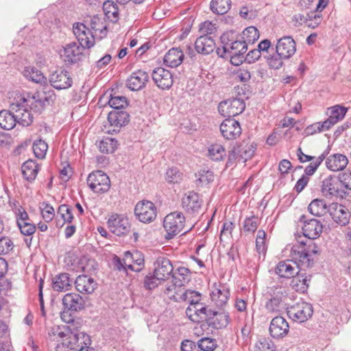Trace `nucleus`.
<instances>
[{
	"label": "nucleus",
	"mask_w": 351,
	"mask_h": 351,
	"mask_svg": "<svg viewBox=\"0 0 351 351\" xmlns=\"http://www.w3.org/2000/svg\"><path fill=\"white\" fill-rule=\"evenodd\" d=\"M303 234L308 239L299 241L293 245L291 256L295 262L300 263L305 267H312L314 264L313 256L319 253V247L313 241L318 238L323 230V226L316 219L306 221L302 226Z\"/></svg>",
	"instance_id": "f257e3e1"
},
{
	"label": "nucleus",
	"mask_w": 351,
	"mask_h": 351,
	"mask_svg": "<svg viewBox=\"0 0 351 351\" xmlns=\"http://www.w3.org/2000/svg\"><path fill=\"white\" fill-rule=\"evenodd\" d=\"M247 50V45L243 40L236 39L230 43V45L223 47L222 49L218 48L217 53L220 57H223L225 54L228 53L230 57V62L234 65H240L245 60V53Z\"/></svg>",
	"instance_id": "f03ea898"
},
{
	"label": "nucleus",
	"mask_w": 351,
	"mask_h": 351,
	"mask_svg": "<svg viewBox=\"0 0 351 351\" xmlns=\"http://www.w3.org/2000/svg\"><path fill=\"white\" fill-rule=\"evenodd\" d=\"M29 101L24 96L20 95L15 97L10 106L11 111L16 119V123L23 126L30 125L33 121L32 115L27 110Z\"/></svg>",
	"instance_id": "7ed1b4c3"
},
{
	"label": "nucleus",
	"mask_w": 351,
	"mask_h": 351,
	"mask_svg": "<svg viewBox=\"0 0 351 351\" xmlns=\"http://www.w3.org/2000/svg\"><path fill=\"white\" fill-rule=\"evenodd\" d=\"M185 226V217L181 212L174 211L168 214L163 220V228L166 232L165 238L171 239L180 234Z\"/></svg>",
	"instance_id": "20e7f679"
},
{
	"label": "nucleus",
	"mask_w": 351,
	"mask_h": 351,
	"mask_svg": "<svg viewBox=\"0 0 351 351\" xmlns=\"http://www.w3.org/2000/svg\"><path fill=\"white\" fill-rule=\"evenodd\" d=\"M287 313L293 321L302 323L312 317L313 309L311 304L300 301L287 307Z\"/></svg>",
	"instance_id": "39448f33"
},
{
	"label": "nucleus",
	"mask_w": 351,
	"mask_h": 351,
	"mask_svg": "<svg viewBox=\"0 0 351 351\" xmlns=\"http://www.w3.org/2000/svg\"><path fill=\"white\" fill-rule=\"evenodd\" d=\"M87 184L94 193L98 194L108 191L110 186L108 176L101 171L90 173L87 178Z\"/></svg>",
	"instance_id": "423d86ee"
},
{
	"label": "nucleus",
	"mask_w": 351,
	"mask_h": 351,
	"mask_svg": "<svg viewBox=\"0 0 351 351\" xmlns=\"http://www.w3.org/2000/svg\"><path fill=\"white\" fill-rule=\"evenodd\" d=\"M288 295V289L285 287H276L273 290L271 298L266 302L265 308L268 313H278L284 308Z\"/></svg>",
	"instance_id": "0eeeda50"
},
{
	"label": "nucleus",
	"mask_w": 351,
	"mask_h": 351,
	"mask_svg": "<svg viewBox=\"0 0 351 351\" xmlns=\"http://www.w3.org/2000/svg\"><path fill=\"white\" fill-rule=\"evenodd\" d=\"M245 104L242 99L231 98L219 103V112L223 117H231L241 114Z\"/></svg>",
	"instance_id": "6e6552de"
},
{
	"label": "nucleus",
	"mask_w": 351,
	"mask_h": 351,
	"mask_svg": "<svg viewBox=\"0 0 351 351\" xmlns=\"http://www.w3.org/2000/svg\"><path fill=\"white\" fill-rule=\"evenodd\" d=\"M110 230L117 236L127 234L131 229V225L128 218L123 215L117 213L110 215L107 221Z\"/></svg>",
	"instance_id": "1a4fd4ad"
},
{
	"label": "nucleus",
	"mask_w": 351,
	"mask_h": 351,
	"mask_svg": "<svg viewBox=\"0 0 351 351\" xmlns=\"http://www.w3.org/2000/svg\"><path fill=\"white\" fill-rule=\"evenodd\" d=\"M134 213L140 221L149 223L156 217V207L153 202L143 199L136 205Z\"/></svg>",
	"instance_id": "9d476101"
},
{
	"label": "nucleus",
	"mask_w": 351,
	"mask_h": 351,
	"mask_svg": "<svg viewBox=\"0 0 351 351\" xmlns=\"http://www.w3.org/2000/svg\"><path fill=\"white\" fill-rule=\"evenodd\" d=\"M256 149V145L254 142L244 141L237 147L233 148L229 156V159H237L245 162L253 156Z\"/></svg>",
	"instance_id": "9b49d317"
},
{
	"label": "nucleus",
	"mask_w": 351,
	"mask_h": 351,
	"mask_svg": "<svg viewBox=\"0 0 351 351\" xmlns=\"http://www.w3.org/2000/svg\"><path fill=\"white\" fill-rule=\"evenodd\" d=\"M84 49V47L73 42L63 47L60 56L66 64H74L82 58Z\"/></svg>",
	"instance_id": "f8f14e48"
},
{
	"label": "nucleus",
	"mask_w": 351,
	"mask_h": 351,
	"mask_svg": "<svg viewBox=\"0 0 351 351\" xmlns=\"http://www.w3.org/2000/svg\"><path fill=\"white\" fill-rule=\"evenodd\" d=\"M296 51V43L290 36H285L277 40L276 52L281 57L289 59Z\"/></svg>",
	"instance_id": "ddd939ff"
},
{
	"label": "nucleus",
	"mask_w": 351,
	"mask_h": 351,
	"mask_svg": "<svg viewBox=\"0 0 351 351\" xmlns=\"http://www.w3.org/2000/svg\"><path fill=\"white\" fill-rule=\"evenodd\" d=\"M152 79L156 86L162 90L169 89L173 83L172 73L162 67H158L153 71Z\"/></svg>",
	"instance_id": "4468645a"
},
{
	"label": "nucleus",
	"mask_w": 351,
	"mask_h": 351,
	"mask_svg": "<svg viewBox=\"0 0 351 351\" xmlns=\"http://www.w3.org/2000/svg\"><path fill=\"white\" fill-rule=\"evenodd\" d=\"M49 82L56 89L61 90L71 87L73 80L68 71L57 70L50 75Z\"/></svg>",
	"instance_id": "2eb2a0df"
},
{
	"label": "nucleus",
	"mask_w": 351,
	"mask_h": 351,
	"mask_svg": "<svg viewBox=\"0 0 351 351\" xmlns=\"http://www.w3.org/2000/svg\"><path fill=\"white\" fill-rule=\"evenodd\" d=\"M329 214L337 224L343 226L349 223L350 213L345 206L337 203L330 204Z\"/></svg>",
	"instance_id": "dca6fc26"
},
{
	"label": "nucleus",
	"mask_w": 351,
	"mask_h": 351,
	"mask_svg": "<svg viewBox=\"0 0 351 351\" xmlns=\"http://www.w3.org/2000/svg\"><path fill=\"white\" fill-rule=\"evenodd\" d=\"M220 131L224 138L228 140L235 139L241 134L239 123L234 119H226L220 125Z\"/></svg>",
	"instance_id": "f3484780"
},
{
	"label": "nucleus",
	"mask_w": 351,
	"mask_h": 351,
	"mask_svg": "<svg viewBox=\"0 0 351 351\" xmlns=\"http://www.w3.org/2000/svg\"><path fill=\"white\" fill-rule=\"evenodd\" d=\"M269 330L272 337L280 339L288 334L289 326L284 317L276 316L271 321Z\"/></svg>",
	"instance_id": "a211bd4d"
},
{
	"label": "nucleus",
	"mask_w": 351,
	"mask_h": 351,
	"mask_svg": "<svg viewBox=\"0 0 351 351\" xmlns=\"http://www.w3.org/2000/svg\"><path fill=\"white\" fill-rule=\"evenodd\" d=\"M154 272L156 274V278L161 279L162 281L168 279L173 273V265L167 258L158 257L154 263Z\"/></svg>",
	"instance_id": "6ab92c4d"
},
{
	"label": "nucleus",
	"mask_w": 351,
	"mask_h": 351,
	"mask_svg": "<svg viewBox=\"0 0 351 351\" xmlns=\"http://www.w3.org/2000/svg\"><path fill=\"white\" fill-rule=\"evenodd\" d=\"M64 309L71 312H77L84 309L85 301L83 298L77 293H66L62 299Z\"/></svg>",
	"instance_id": "aec40b11"
},
{
	"label": "nucleus",
	"mask_w": 351,
	"mask_h": 351,
	"mask_svg": "<svg viewBox=\"0 0 351 351\" xmlns=\"http://www.w3.org/2000/svg\"><path fill=\"white\" fill-rule=\"evenodd\" d=\"M149 80V75L147 72L138 70L132 73L127 80V86L131 90H139L145 87Z\"/></svg>",
	"instance_id": "412c9836"
},
{
	"label": "nucleus",
	"mask_w": 351,
	"mask_h": 351,
	"mask_svg": "<svg viewBox=\"0 0 351 351\" xmlns=\"http://www.w3.org/2000/svg\"><path fill=\"white\" fill-rule=\"evenodd\" d=\"M128 114L125 111H112L108 113V121L112 130H108V133L117 132L119 128L128 122Z\"/></svg>",
	"instance_id": "4be33fe9"
},
{
	"label": "nucleus",
	"mask_w": 351,
	"mask_h": 351,
	"mask_svg": "<svg viewBox=\"0 0 351 351\" xmlns=\"http://www.w3.org/2000/svg\"><path fill=\"white\" fill-rule=\"evenodd\" d=\"M75 289L81 293L90 294L97 288V283L86 275H80L75 280Z\"/></svg>",
	"instance_id": "5701e85b"
},
{
	"label": "nucleus",
	"mask_w": 351,
	"mask_h": 351,
	"mask_svg": "<svg viewBox=\"0 0 351 351\" xmlns=\"http://www.w3.org/2000/svg\"><path fill=\"white\" fill-rule=\"evenodd\" d=\"M293 262L291 260H287L284 261H280L278 263L276 267V273L281 278H293L295 274H296L298 271H296L295 268L293 266V264H297L298 267L302 266L300 263L295 262V261L292 258Z\"/></svg>",
	"instance_id": "b1692460"
},
{
	"label": "nucleus",
	"mask_w": 351,
	"mask_h": 351,
	"mask_svg": "<svg viewBox=\"0 0 351 351\" xmlns=\"http://www.w3.org/2000/svg\"><path fill=\"white\" fill-rule=\"evenodd\" d=\"M339 183L336 179L328 177L322 182V193L324 196L330 195L335 197H343L339 190Z\"/></svg>",
	"instance_id": "393cba45"
},
{
	"label": "nucleus",
	"mask_w": 351,
	"mask_h": 351,
	"mask_svg": "<svg viewBox=\"0 0 351 351\" xmlns=\"http://www.w3.org/2000/svg\"><path fill=\"white\" fill-rule=\"evenodd\" d=\"M348 163V158L341 154L330 155L326 160L327 168L332 171L343 170L347 166Z\"/></svg>",
	"instance_id": "a878e982"
},
{
	"label": "nucleus",
	"mask_w": 351,
	"mask_h": 351,
	"mask_svg": "<svg viewBox=\"0 0 351 351\" xmlns=\"http://www.w3.org/2000/svg\"><path fill=\"white\" fill-rule=\"evenodd\" d=\"M195 48L199 53L207 55L215 49L214 40L208 36H200L195 43Z\"/></svg>",
	"instance_id": "bb28decb"
},
{
	"label": "nucleus",
	"mask_w": 351,
	"mask_h": 351,
	"mask_svg": "<svg viewBox=\"0 0 351 351\" xmlns=\"http://www.w3.org/2000/svg\"><path fill=\"white\" fill-rule=\"evenodd\" d=\"M212 301L219 307L223 306L229 299L230 292L225 287H215L210 294Z\"/></svg>",
	"instance_id": "cd10ccee"
},
{
	"label": "nucleus",
	"mask_w": 351,
	"mask_h": 351,
	"mask_svg": "<svg viewBox=\"0 0 351 351\" xmlns=\"http://www.w3.org/2000/svg\"><path fill=\"white\" fill-rule=\"evenodd\" d=\"M184 53L178 48H172L168 51L164 57V62L170 67H177L183 61Z\"/></svg>",
	"instance_id": "c85d7f7f"
},
{
	"label": "nucleus",
	"mask_w": 351,
	"mask_h": 351,
	"mask_svg": "<svg viewBox=\"0 0 351 351\" xmlns=\"http://www.w3.org/2000/svg\"><path fill=\"white\" fill-rule=\"evenodd\" d=\"M172 295L169 298L176 302H188L190 305L195 304L200 300V294L195 291L185 290L181 294Z\"/></svg>",
	"instance_id": "c756f323"
},
{
	"label": "nucleus",
	"mask_w": 351,
	"mask_h": 351,
	"mask_svg": "<svg viewBox=\"0 0 351 351\" xmlns=\"http://www.w3.org/2000/svg\"><path fill=\"white\" fill-rule=\"evenodd\" d=\"M330 204L325 202L324 199H313L308 205L311 213L315 216H323L329 213Z\"/></svg>",
	"instance_id": "7c9ffc66"
},
{
	"label": "nucleus",
	"mask_w": 351,
	"mask_h": 351,
	"mask_svg": "<svg viewBox=\"0 0 351 351\" xmlns=\"http://www.w3.org/2000/svg\"><path fill=\"white\" fill-rule=\"evenodd\" d=\"M183 209L191 215H198L202 211L203 202L201 199H182Z\"/></svg>",
	"instance_id": "2f4dec72"
},
{
	"label": "nucleus",
	"mask_w": 351,
	"mask_h": 351,
	"mask_svg": "<svg viewBox=\"0 0 351 351\" xmlns=\"http://www.w3.org/2000/svg\"><path fill=\"white\" fill-rule=\"evenodd\" d=\"M90 25L95 36H99L100 38L106 36L107 26L104 18L98 15L93 16L90 19Z\"/></svg>",
	"instance_id": "473e14b6"
},
{
	"label": "nucleus",
	"mask_w": 351,
	"mask_h": 351,
	"mask_svg": "<svg viewBox=\"0 0 351 351\" xmlns=\"http://www.w3.org/2000/svg\"><path fill=\"white\" fill-rule=\"evenodd\" d=\"M310 280V278H308V276L303 274H300L298 271L296 276L293 277L291 281V286L296 291L304 293L308 287Z\"/></svg>",
	"instance_id": "72a5a7b5"
},
{
	"label": "nucleus",
	"mask_w": 351,
	"mask_h": 351,
	"mask_svg": "<svg viewBox=\"0 0 351 351\" xmlns=\"http://www.w3.org/2000/svg\"><path fill=\"white\" fill-rule=\"evenodd\" d=\"M73 280L66 273L60 274L53 280V289L57 291H64L71 287Z\"/></svg>",
	"instance_id": "f704fd0d"
},
{
	"label": "nucleus",
	"mask_w": 351,
	"mask_h": 351,
	"mask_svg": "<svg viewBox=\"0 0 351 351\" xmlns=\"http://www.w3.org/2000/svg\"><path fill=\"white\" fill-rule=\"evenodd\" d=\"M14 113L10 110H1L0 112V127L2 129L10 130L14 128L16 124Z\"/></svg>",
	"instance_id": "c9c22d12"
},
{
	"label": "nucleus",
	"mask_w": 351,
	"mask_h": 351,
	"mask_svg": "<svg viewBox=\"0 0 351 351\" xmlns=\"http://www.w3.org/2000/svg\"><path fill=\"white\" fill-rule=\"evenodd\" d=\"M21 170L24 178L29 181H32L37 176L38 166L34 160H28L23 164Z\"/></svg>",
	"instance_id": "e433bc0d"
},
{
	"label": "nucleus",
	"mask_w": 351,
	"mask_h": 351,
	"mask_svg": "<svg viewBox=\"0 0 351 351\" xmlns=\"http://www.w3.org/2000/svg\"><path fill=\"white\" fill-rule=\"evenodd\" d=\"M23 75L29 80L38 84L46 83L47 78L35 67L27 66L23 71Z\"/></svg>",
	"instance_id": "4c0bfd02"
},
{
	"label": "nucleus",
	"mask_w": 351,
	"mask_h": 351,
	"mask_svg": "<svg viewBox=\"0 0 351 351\" xmlns=\"http://www.w3.org/2000/svg\"><path fill=\"white\" fill-rule=\"evenodd\" d=\"M172 276L180 291H182V287L190 280L191 271L186 267H179Z\"/></svg>",
	"instance_id": "58836bf2"
},
{
	"label": "nucleus",
	"mask_w": 351,
	"mask_h": 351,
	"mask_svg": "<svg viewBox=\"0 0 351 351\" xmlns=\"http://www.w3.org/2000/svg\"><path fill=\"white\" fill-rule=\"evenodd\" d=\"M259 223L258 217L255 215L246 217L242 223L241 230L245 234L254 233L257 230Z\"/></svg>",
	"instance_id": "ea45409f"
},
{
	"label": "nucleus",
	"mask_w": 351,
	"mask_h": 351,
	"mask_svg": "<svg viewBox=\"0 0 351 351\" xmlns=\"http://www.w3.org/2000/svg\"><path fill=\"white\" fill-rule=\"evenodd\" d=\"M230 0H212L210 9L213 12L217 14H224L230 9Z\"/></svg>",
	"instance_id": "a19ab883"
},
{
	"label": "nucleus",
	"mask_w": 351,
	"mask_h": 351,
	"mask_svg": "<svg viewBox=\"0 0 351 351\" xmlns=\"http://www.w3.org/2000/svg\"><path fill=\"white\" fill-rule=\"evenodd\" d=\"M195 176V183L197 186H206L213 182L215 178L213 173L208 169H202Z\"/></svg>",
	"instance_id": "79ce46f5"
},
{
	"label": "nucleus",
	"mask_w": 351,
	"mask_h": 351,
	"mask_svg": "<svg viewBox=\"0 0 351 351\" xmlns=\"http://www.w3.org/2000/svg\"><path fill=\"white\" fill-rule=\"evenodd\" d=\"M66 332H68L67 327H60L59 326H56L51 327L49 330L48 335L51 341L60 342L65 338Z\"/></svg>",
	"instance_id": "37998d69"
},
{
	"label": "nucleus",
	"mask_w": 351,
	"mask_h": 351,
	"mask_svg": "<svg viewBox=\"0 0 351 351\" xmlns=\"http://www.w3.org/2000/svg\"><path fill=\"white\" fill-rule=\"evenodd\" d=\"M213 319L210 324H212L215 328H225L230 323L229 314L224 311L219 313L216 311L215 318Z\"/></svg>",
	"instance_id": "c03bdc74"
},
{
	"label": "nucleus",
	"mask_w": 351,
	"mask_h": 351,
	"mask_svg": "<svg viewBox=\"0 0 351 351\" xmlns=\"http://www.w3.org/2000/svg\"><path fill=\"white\" fill-rule=\"evenodd\" d=\"M259 38V33L258 29L253 26L245 28L242 33L241 39L248 44L254 43Z\"/></svg>",
	"instance_id": "a18cd8bd"
},
{
	"label": "nucleus",
	"mask_w": 351,
	"mask_h": 351,
	"mask_svg": "<svg viewBox=\"0 0 351 351\" xmlns=\"http://www.w3.org/2000/svg\"><path fill=\"white\" fill-rule=\"evenodd\" d=\"M117 147V141L111 138H106L100 141L99 149L100 152L106 154L113 153Z\"/></svg>",
	"instance_id": "49530a36"
},
{
	"label": "nucleus",
	"mask_w": 351,
	"mask_h": 351,
	"mask_svg": "<svg viewBox=\"0 0 351 351\" xmlns=\"http://www.w3.org/2000/svg\"><path fill=\"white\" fill-rule=\"evenodd\" d=\"M183 174L176 167L169 168L165 173V180L169 183H179L182 180Z\"/></svg>",
	"instance_id": "de8ad7c7"
},
{
	"label": "nucleus",
	"mask_w": 351,
	"mask_h": 351,
	"mask_svg": "<svg viewBox=\"0 0 351 351\" xmlns=\"http://www.w3.org/2000/svg\"><path fill=\"white\" fill-rule=\"evenodd\" d=\"M103 10L106 16L110 20H117L118 18V8L112 1H107L104 3Z\"/></svg>",
	"instance_id": "09e8293b"
},
{
	"label": "nucleus",
	"mask_w": 351,
	"mask_h": 351,
	"mask_svg": "<svg viewBox=\"0 0 351 351\" xmlns=\"http://www.w3.org/2000/svg\"><path fill=\"white\" fill-rule=\"evenodd\" d=\"M13 204L12 210L16 217L17 225L29 221V215L25 208L21 205H17L16 202H14Z\"/></svg>",
	"instance_id": "8fccbe9b"
},
{
	"label": "nucleus",
	"mask_w": 351,
	"mask_h": 351,
	"mask_svg": "<svg viewBox=\"0 0 351 351\" xmlns=\"http://www.w3.org/2000/svg\"><path fill=\"white\" fill-rule=\"evenodd\" d=\"M80 46L84 48L89 49L95 44V36L90 33V30L84 32L80 37L77 38Z\"/></svg>",
	"instance_id": "3c124183"
},
{
	"label": "nucleus",
	"mask_w": 351,
	"mask_h": 351,
	"mask_svg": "<svg viewBox=\"0 0 351 351\" xmlns=\"http://www.w3.org/2000/svg\"><path fill=\"white\" fill-rule=\"evenodd\" d=\"M197 346L202 351H213L217 348V344L215 339L204 337L197 341Z\"/></svg>",
	"instance_id": "603ef678"
},
{
	"label": "nucleus",
	"mask_w": 351,
	"mask_h": 351,
	"mask_svg": "<svg viewBox=\"0 0 351 351\" xmlns=\"http://www.w3.org/2000/svg\"><path fill=\"white\" fill-rule=\"evenodd\" d=\"M32 148L36 157L43 159L46 155L48 145L47 143L40 139L34 143Z\"/></svg>",
	"instance_id": "864d4df0"
},
{
	"label": "nucleus",
	"mask_w": 351,
	"mask_h": 351,
	"mask_svg": "<svg viewBox=\"0 0 351 351\" xmlns=\"http://www.w3.org/2000/svg\"><path fill=\"white\" fill-rule=\"evenodd\" d=\"M209 156L213 160H222L226 155L225 149L219 144H215L210 146L208 149Z\"/></svg>",
	"instance_id": "5fc2aeb1"
},
{
	"label": "nucleus",
	"mask_w": 351,
	"mask_h": 351,
	"mask_svg": "<svg viewBox=\"0 0 351 351\" xmlns=\"http://www.w3.org/2000/svg\"><path fill=\"white\" fill-rule=\"evenodd\" d=\"M77 338L76 332L70 331L68 329L66 335H65V338L63 339V344L66 345L67 349L77 350Z\"/></svg>",
	"instance_id": "6e6d98bb"
},
{
	"label": "nucleus",
	"mask_w": 351,
	"mask_h": 351,
	"mask_svg": "<svg viewBox=\"0 0 351 351\" xmlns=\"http://www.w3.org/2000/svg\"><path fill=\"white\" fill-rule=\"evenodd\" d=\"M347 112V109L344 107L335 106L330 109L329 117L337 123L339 120L343 119Z\"/></svg>",
	"instance_id": "4d7b16f0"
},
{
	"label": "nucleus",
	"mask_w": 351,
	"mask_h": 351,
	"mask_svg": "<svg viewBox=\"0 0 351 351\" xmlns=\"http://www.w3.org/2000/svg\"><path fill=\"white\" fill-rule=\"evenodd\" d=\"M273 342L267 338L259 339L255 344L254 351H274Z\"/></svg>",
	"instance_id": "13d9d810"
},
{
	"label": "nucleus",
	"mask_w": 351,
	"mask_h": 351,
	"mask_svg": "<svg viewBox=\"0 0 351 351\" xmlns=\"http://www.w3.org/2000/svg\"><path fill=\"white\" fill-rule=\"evenodd\" d=\"M108 104L110 107L119 110L126 107L128 106V101L125 97L114 96L110 99Z\"/></svg>",
	"instance_id": "bf43d9fd"
},
{
	"label": "nucleus",
	"mask_w": 351,
	"mask_h": 351,
	"mask_svg": "<svg viewBox=\"0 0 351 351\" xmlns=\"http://www.w3.org/2000/svg\"><path fill=\"white\" fill-rule=\"evenodd\" d=\"M40 209L41 210L42 217L46 222H49L53 219L55 211L52 206L43 202Z\"/></svg>",
	"instance_id": "052dcab7"
},
{
	"label": "nucleus",
	"mask_w": 351,
	"mask_h": 351,
	"mask_svg": "<svg viewBox=\"0 0 351 351\" xmlns=\"http://www.w3.org/2000/svg\"><path fill=\"white\" fill-rule=\"evenodd\" d=\"M317 12H311L306 14L307 26L311 28L317 27L322 21V16Z\"/></svg>",
	"instance_id": "680f3d73"
},
{
	"label": "nucleus",
	"mask_w": 351,
	"mask_h": 351,
	"mask_svg": "<svg viewBox=\"0 0 351 351\" xmlns=\"http://www.w3.org/2000/svg\"><path fill=\"white\" fill-rule=\"evenodd\" d=\"M161 281L162 280L156 278V274L154 273V274H149L145 276L144 286L147 289H153L158 287Z\"/></svg>",
	"instance_id": "e2e57ef3"
},
{
	"label": "nucleus",
	"mask_w": 351,
	"mask_h": 351,
	"mask_svg": "<svg viewBox=\"0 0 351 351\" xmlns=\"http://www.w3.org/2000/svg\"><path fill=\"white\" fill-rule=\"evenodd\" d=\"M285 58L281 57L278 53L274 54L267 58V63L270 68L274 69H279L283 64V60Z\"/></svg>",
	"instance_id": "0e129e2a"
},
{
	"label": "nucleus",
	"mask_w": 351,
	"mask_h": 351,
	"mask_svg": "<svg viewBox=\"0 0 351 351\" xmlns=\"http://www.w3.org/2000/svg\"><path fill=\"white\" fill-rule=\"evenodd\" d=\"M77 339V351L80 348H83L84 347H87V346H90L91 343V339L89 335L86 334L84 332L76 331Z\"/></svg>",
	"instance_id": "69168bd1"
},
{
	"label": "nucleus",
	"mask_w": 351,
	"mask_h": 351,
	"mask_svg": "<svg viewBox=\"0 0 351 351\" xmlns=\"http://www.w3.org/2000/svg\"><path fill=\"white\" fill-rule=\"evenodd\" d=\"M14 247L13 242L7 237L0 238V254H5Z\"/></svg>",
	"instance_id": "338daca9"
},
{
	"label": "nucleus",
	"mask_w": 351,
	"mask_h": 351,
	"mask_svg": "<svg viewBox=\"0 0 351 351\" xmlns=\"http://www.w3.org/2000/svg\"><path fill=\"white\" fill-rule=\"evenodd\" d=\"M22 234L31 236L36 232V227L33 223L25 222L17 225Z\"/></svg>",
	"instance_id": "774afa93"
}]
</instances>
